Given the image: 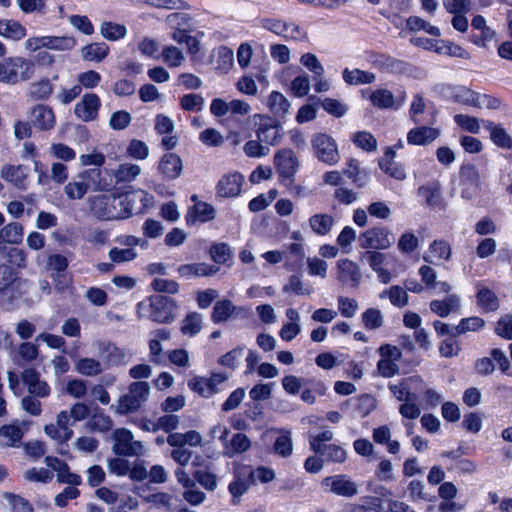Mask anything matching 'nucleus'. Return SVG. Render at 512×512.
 <instances>
[{
	"instance_id": "f257e3e1",
	"label": "nucleus",
	"mask_w": 512,
	"mask_h": 512,
	"mask_svg": "<svg viewBox=\"0 0 512 512\" xmlns=\"http://www.w3.org/2000/svg\"><path fill=\"white\" fill-rule=\"evenodd\" d=\"M176 304L173 299L154 295L140 301L136 307L138 318L150 319L157 323H170L175 318Z\"/></svg>"
},
{
	"instance_id": "f03ea898",
	"label": "nucleus",
	"mask_w": 512,
	"mask_h": 512,
	"mask_svg": "<svg viewBox=\"0 0 512 512\" xmlns=\"http://www.w3.org/2000/svg\"><path fill=\"white\" fill-rule=\"evenodd\" d=\"M35 63L22 56H10L0 61V83L16 85L31 79Z\"/></svg>"
},
{
	"instance_id": "7ed1b4c3",
	"label": "nucleus",
	"mask_w": 512,
	"mask_h": 512,
	"mask_svg": "<svg viewBox=\"0 0 512 512\" xmlns=\"http://www.w3.org/2000/svg\"><path fill=\"white\" fill-rule=\"evenodd\" d=\"M101 171L98 169H85L79 172L64 187V193L70 200L82 199L88 190L92 188L95 191L103 190L104 186L100 183Z\"/></svg>"
},
{
	"instance_id": "20e7f679",
	"label": "nucleus",
	"mask_w": 512,
	"mask_h": 512,
	"mask_svg": "<svg viewBox=\"0 0 512 512\" xmlns=\"http://www.w3.org/2000/svg\"><path fill=\"white\" fill-rule=\"evenodd\" d=\"M120 247H113L109 251V258L113 263L131 262L138 257L136 247L147 248L148 242L133 235H120L115 239Z\"/></svg>"
},
{
	"instance_id": "39448f33",
	"label": "nucleus",
	"mask_w": 512,
	"mask_h": 512,
	"mask_svg": "<svg viewBox=\"0 0 512 512\" xmlns=\"http://www.w3.org/2000/svg\"><path fill=\"white\" fill-rule=\"evenodd\" d=\"M311 147L318 161L333 166L340 161V153L336 140L326 133H315L311 137Z\"/></svg>"
},
{
	"instance_id": "423d86ee",
	"label": "nucleus",
	"mask_w": 512,
	"mask_h": 512,
	"mask_svg": "<svg viewBox=\"0 0 512 512\" xmlns=\"http://www.w3.org/2000/svg\"><path fill=\"white\" fill-rule=\"evenodd\" d=\"M257 128L255 130L256 138L264 145L277 146L283 138V128L281 124L274 118L266 114H255L253 116Z\"/></svg>"
},
{
	"instance_id": "0eeeda50",
	"label": "nucleus",
	"mask_w": 512,
	"mask_h": 512,
	"mask_svg": "<svg viewBox=\"0 0 512 512\" xmlns=\"http://www.w3.org/2000/svg\"><path fill=\"white\" fill-rule=\"evenodd\" d=\"M149 394L150 386L147 382L131 383L128 393L119 398L115 413L123 415L138 410L147 401Z\"/></svg>"
},
{
	"instance_id": "6e6552de",
	"label": "nucleus",
	"mask_w": 512,
	"mask_h": 512,
	"mask_svg": "<svg viewBox=\"0 0 512 512\" xmlns=\"http://www.w3.org/2000/svg\"><path fill=\"white\" fill-rule=\"evenodd\" d=\"M116 201L117 198L107 195L94 196L89 199L90 210L95 216L104 220L128 218L133 213L132 207H124L118 212L115 209Z\"/></svg>"
},
{
	"instance_id": "1a4fd4ad",
	"label": "nucleus",
	"mask_w": 512,
	"mask_h": 512,
	"mask_svg": "<svg viewBox=\"0 0 512 512\" xmlns=\"http://www.w3.org/2000/svg\"><path fill=\"white\" fill-rule=\"evenodd\" d=\"M395 238L388 227L377 225L371 227L358 237L359 246L362 249L386 250L394 244Z\"/></svg>"
},
{
	"instance_id": "9d476101",
	"label": "nucleus",
	"mask_w": 512,
	"mask_h": 512,
	"mask_svg": "<svg viewBox=\"0 0 512 512\" xmlns=\"http://www.w3.org/2000/svg\"><path fill=\"white\" fill-rule=\"evenodd\" d=\"M273 163L279 175V181L285 186L291 184L300 168V162L295 152L290 148H282L275 152Z\"/></svg>"
},
{
	"instance_id": "9b49d317",
	"label": "nucleus",
	"mask_w": 512,
	"mask_h": 512,
	"mask_svg": "<svg viewBox=\"0 0 512 512\" xmlns=\"http://www.w3.org/2000/svg\"><path fill=\"white\" fill-rule=\"evenodd\" d=\"M113 451L123 456H141L146 447L141 441L134 440L132 432L125 428L116 429L113 432Z\"/></svg>"
},
{
	"instance_id": "f8f14e48",
	"label": "nucleus",
	"mask_w": 512,
	"mask_h": 512,
	"mask_svg": "<svg viewBox=\"0 0 512 512\" xmlns=\"http://www.w3.org/2000/svg\"><path fill=\"white\" fill-rule=\"evenodd\" d=\"M321 487L326 493L345 498L354 497L358 494L359 490L358 484L345 474H337L323 478Z\"/></svg>"
},
{
	"instance_id": "ddd939ff",
	"label": "nucleus",
	"mask_w": 512,
	"mask_h": 512,
	"mask_svg": "<svg viewBox=\"0 0 512 512\" xmlns=\"http://www.w3.org/2000/svg\"><path fill=\"white\" fill-rule=\"evenodd\" d=\"M74 424L72 418L69 416L68 410H61L56 415V422L46 424L44 426V433L51 439L59 443L69 441L73 436L71 426Z\"/></svg>"
},
{
	"instance_id": "4468645a",
	"label": "nucleus",
	"mask_w": 512,
	"mask_h": 512,
	"mask_svg": "<svg viewBox=\"0 0 512 512\" xmlns=\"http://www.w3.org/2000/svg\"><path fill=\"white\" fill-rule=\"evenodd\" d=\"M423 387V379L420 376H411L402 379L397 384H390L389 390L397 400L405 402L417 400L418 390Z\"/></svg>"
},
{
	"instance_id": "2eb2a0df",
	"label": "nucleus",
	"mask_w": 512,
	"mask_h": 512,
	"mask_svg": "<svg viewBox=\"0 0 512 512\" xmlns=\"http://www.w3.org/2000/svg\"><path fill=\"white\" fill-rule=\"evenodd\" d=\"M244 176L237 171L224 174L216 185L217 196L233 198L240 195L244 184Z\"/></svg>"
},
{
	"instance_id": "dca6fc26",
	"label": "nucleus",
	"mask_w": 512,
	"mask_h": 512,
	"mask_svg": "<svg viewBox=\"0 0 512 512\" xmlns=\"http://www.w3.org/2000/svg\"><path fill=\"white\" fill-rule=\"evenodd\" d=\"M101 107V99L95 93H86L74 107L75 116L84 121L91 122L97 119Z\"/></svg>"
},
{
	"instance_id": "f3484780",
	"label": "nucleus",
	"mask_w": 512,
	"mask_h": 512,
	"mask_svg": "<svg viewBox=\"0 0 512 512\" xmlns=\"http://www.w3.org/2000/svg\"><path fill=\"white\" fill-rule=\"evenodd\" d=\"M22 380L27 387L29 395L38 398H47L50 396L51 387L41 378L40 374L35 369L29 368L24 370Z\"/></svg>"
},
{
	"instance_id": "a211bd4d",
	"label": "nucleus",
	"mask_w": 512,
	"mask_h": 512,
	"mask_svg": "<svg viewBox=\"0 0 512 512\" xmlns=\"http://www.w3.org/2000/svg\"><path fill=\"white\" fill-rule=\"evenodd\" d=\"M337 279L344 284L358 286L362 279V273L359 265L348 259H340L336 264Z\"/></svg>"
},
{
	"instance_id": "6ab92c4d",
	"label": "nucleus",
	"mask_w": 512,
	"mask_h": 512,
	"mask_svg": "<svg viewBox=\"0 0 512 512\" xmlns=\"http://www.w3.org/2000/svg\"><path fill=\"white\" fill-rule=\"evenodd\" d=\"M370 103L380 109H399L405 102V95L396 99L394 94L384 88H379L372 91L368 97Z\"/></svg>"
},
{
	"instance_id": "aec40b11",
	"label": "nucleus",
	"mask_w": 512,
	"mask_h": 512,
	"mask_svg": "<svg viewBox=\"0 0 512 512\" xmlns=\"http://www.w3.org/2000/svg\"><path fill=\"white\" fill-rule=\"evenodd\" d=\"M46 465L57 473V481L72 486H78L82 483L80 475L72 473L68 465L62 460L48 456L45 458Z\"/></svg>"
},
{
	"instance_id": "412c9836",
	"label": "nucleus",
	"mask_w": 512,
	"mask_h": 512,
	"mask_svg": "<svg viewBox=\"0 0 512 512\" xmlns=\"http://www.w3.org/2000/svg\"><path fill=\"white\" fill-rule=\"evenodd\" d=\"M28 426L24 421H14L0 428V443L5 446H17Z\"/></svg>"
},
{
	"instance_id": "4be33fe9",
	"label": "nucleus",
	"mask_w": 512,
	"mask_h": 512,
	"mask_svg": "<svg viewBox=\"0 0 512 512\" xmlns=\"http://www.w3.org/2000/svg\"><path fill=\"white\" fill-rule=\"evenodd\" d=\"M440 134L439 128L418 126L408 131L406 139L409 145L425 146L435 141Z\"/></svg>"
},
{
	"instance_id": "5701e85b",
	"label": "nucleus",
	"mask_w": 512,
	"mask_h": 512,
	"mask_svg": "<svg viewBox=\"0 0 512 512\" xmlns=\"http://www.w3.org/2000/svg\"><path fill=\"white\" fill-rule=\"evenodd\" d=\"M31 123L40 130H50L55 126L56 117L51 107L38 104L30 113Z\"/></svg>"
},
{
	"instance_id": "b1692460",
	"label": "nucleus",
	"mask_w": 512,
	"mask_h": 512,
	"mask_svg": "<svg viewBox=\"0 0 512 512\" xmlns=\"http://www.w3.org/2000/svg\"><path fill=\"white\" fill-rule=\"evenodd\" d=\"M461 306V298L457 294H449L443 299H434L430 302V310L439 317L446 318L457 313Z\"/></svg>"
},
{
	"instance_id": "393cba45",
	"label": "nucleus",
	"mask_w": 512,
	"mask_h": 512,
	"mask_svg": "<svg viewBox=\"0 0 512 512\" xmlns=\"http://www.w3.org/2000/svg\"><path fill=\"white\" fill-rule=\"evenodd\" d=\"M452 254L450 244L445 240H434L423 255L427 263L438 265L441 261H447Z\"/></svg>"
},
{
	"instance_id": "a878e982",
	"label": "nucleus",
	"mask_w": 512,
	"mask_h": 512,
	"mask_svg": "<svg viewBox=\"0 0 512 512\" xmlns=\"http://www.w3.org/2000/svg\"><path fill=\"white\" fill-rule=\"evenodd\" d=\"M480 188V176L476 168L470 166L462 171L461 197L467 200L473 199Z\"/></svg>"
},
{
	"instance_id": "bb28decb",
	"label": "nucleus",
	"mask_w": 512,
	"mask_h": 512,
	"mask_svg": "<svg viewBox=\"0 0 512 512\" xmlns=\"http://www.w3.org/2000/svg\"><path fill=\"white\" fill-rule=\"evenodd\" d=\"M167 443L170 446L201 447L203 445L202 435L196 430H189L185 433L174 432L167 436Z\"/></svg>"
},
{
	"instance_id": "cd10ccee",
	"label": "nucleus",
	"mask_w": 512,
	"mask_h": 512,
	"mask_svg": "<svg viewBox=\"0 0 512 512\" xmlns=\"http://www.w3.org/2000/svg\"><path fill=\"white\" fill-rule=\"evenodd\" d=\"M476 289V302L482 311L488 313L497 311L499 309L500 301L494 291L480 283L476 285Z\"/></svg>"
},
{
	"instance_id": "c85d7f7f",
	"label": "nucleus",
	"mask_w": 512,
	"mask_h": 512,
	"mask_svg": "<svg viewBox=\"0 0 512 512\" xmlns=\"http://www.w3.org/2000/svg\"><path fill=\"white\" fill-rule=\"evenodd\" d=\"M266 107L276 117H285L291 107L288 98L279 91H272L266 99Z\"/></svg>"
},
{
	"instance_id": "c756f323",
	"label": "nucleus",
	"mask_w": 512,
	"mask_h": 512,
	"mask_svg": "<svg viewBox=\"0 0 512 512\" xmlns=\"http://www.w3.org/2000/svg\"><path fill=\"white\" fill-rule=\"evenodd\" d=\"M182 168L180 157L174 153L165 154L159 163V171L167 179L178 178L182 173Z\"/></svg>"
},
{
	"instance_id": "7c9ffc66",
	"label": "nucleus",
	"mask_w": 512,
	"mask_h": 512,
	"mask_svg": "<svg viewBox=\"0 0 512 512\" xmlns=\"http://www.w3.org/2000/svg\"><path fill=\"white\" fill-rule=\"evenodd\" d=\"M343 174L359 188L364 187L370 179L369 171L362 169L359 161L356 159H349L346 162Z\"/></svg>"
},
{
	"instance_id": "2f4dec72",
	"label": "nucleus",
	"mask_w": 512,
	"mask_h": 512,
	"mask_svg": "<svg viewBox=\"0 0 512 512\" xmlns=\"http://www.w3.org/2000/svg\"><path fill=\"white\" fill-rule=\"evenodd\" d=\"M251 447V441L242 433H236L230 440H225L223 443V454L229 458L234 457L236 454H241L248 451Z\"/></svg>"
},
{
	"instance_id": "473e14b6",
	"label": "nucleus",
	"mask_w": 512,
	"mask_h": 512,
	"mask_svg": "<svg viewBox=\"0 0 512 512\" xmlns=\"http://www.w3.org/2000/svg\"><path fill=\"white\" fill-rule=\"evenodd\" d=\"M27 34L26 28L17 20L0 19V36L12 41H20Z\"/></svg>"
},
{
	"instance_id": "72a5a7b5",
	"label": "nucleus",
	"mask_w": 512,
	"mask_h": 512,
	"mask_svg": "<svg viewBox=\"0 0 512 512\" xmlns=\"http://www.w3.org/2000/svg\"><path fill=\"white\" fill-rule=\"evenodd\" d=\"M215 217V210L213 206L206 202L198 201L194 204L192 209L188 212L186 216V221L188 225H192L195 222H207L212 220Z\"/></svg>"
},
{
	"instance_id": "f704fd0d",
	"label": "nucleus",
	"mask_w": 512,
	"mask_h": 512,
	"mask_svg": "<svg viewBox=\"0 0 512 512\" xmlns=\"http://www.w3.org/2000/svg\"><path fill=\"white\" fill-rule=\"evenodd\" d=\"M308 223L310 229L316 235L326 236L331 232L335 224V220L330 214L316 213L309 218Z\"/></svg>"
},
{
	"instance_id": "c9c22d12",
	"label": "nucleus",
	"mask_w": 512,
	"mask_h": 512,
	"mask_svg": "<svg viewBox=\"0 0 512 512\" xmlns=\"http://www.w3.org/2000/svg\"><path fill=\"white\" fill-rule=\"evenodd\" d=\"M75 371L83 376L94 377L101 374L106 366L99 360L82 357L75 360Z\"/></svg>"
},
{
	"instance_id": "e433bc0d",
	"label": "nucleus",
	"mask_w": 512,
	"mask_h": 512,
	"mask_svg": "<svg viewBox=\"0 0 512 512\" xmlns=\"http://www.w3.org/2000/svg\"><path fill=\"white\" fill-rule=\"evenodd\" d=\"M444 95L453 99L454 101L473 106L475 105V99L477 93L468 89L464 86H447L443 91Z\"/></svg>"
},
{
	"instance_id": "4c0bfd02",
	"label": "nucleus",
	"mask_w": 512,
	"mask_h": 512,
	"mask_svg": "<svg viewBox=\"0 0 512 512\" xmlns=\"http://www.w3.org/2000/svg\"><path fill=\"white\" fill-rule=\"evenodd\" d=\"M141 167L138 164L126 162L118 165L112 172L116 182L129 183L134 181L141 174Z\"/></svg>"
},
{
	"instance_id": "58836bf2",
	"label": "nucleus",
	"mask_w": 512,
	"mask_h": 512,
	"mask_svg": "<svg viewBox=\"0 0 512 512\" xmlns=\"http://www.w3.org/2000/svg\"><path fill=\"white\" fill-rule=\"evenodd\" d=\"M27 169L22 166L6 165L1 170V177L18 188H25Z\"/></svg>"
},
{
	"instance_id": "ea45409f",
	"label": "nucleus",
	"mask_w": 512,
	"mask_h": 512,
	"mask_svg": "<svg viewBox=\"0 0 512 512\" xmlns=\"http://www.w3.org/2000/svg\"><path fill=\"white\" fill-rule=\"evenodd\" d=\"M343 80L348 85L371 84L376 80L374 73L360 69L345 68L342 72Z\"/></svg>"
},
{
	"instance_id": "a19ab883",
	"label": "nucleus",
	"mask_w": 512,
	"mask_h": 512,
	"mask_svg": "<svg viewBox=\"0 0 512 512\" xmlns=\"http://www.w3.org/2000/svg\"><path fill=\"white\" fill-rule=\"evenodd\" d=\"M485 127L490 132V138L495 145L505 149H512V138L503 127L491 121H486Z\"/></svg>"
},
{
	"instance_id": "79ce46f5",
	"label": "nucleus",
	"mask_w": 512,
	"mask_h": 512,
	"mask_svg": "<svg viewBox=\"0 0 512 512\" xmlns=\"http://www.w3.org/2000/svg\"><path fill=\"white\" fill-rule=\"evenodd\" d=\"M237 307L229 299H222L215 303L211 314L214 323H222L230 319L236 312Z\"/></svg>"
},
{
	"instance_id": "37998d69",
	"label": "nucleus",
	"mask_w": 512,
	"mask_h": 512,
	"mask_svg": "<svg viewBox=\"0 0 512 512\" xmlns=\"http://www.w3.org/2000/svg\"><path fill=\"white\" fill-rule=\"evenodd\" d=\"M109 54V47L105 43H90L81 49V57L89 62H101Z\"/></svg>"
},
{
	"instance_id": "c03bdc74",
	"label": "nucleus",
	"mask_w": 512,
	"mask_h": 512,
	"mask_svg": "<svg viewBox=\"0 0 512 512\" xmlns=\"http://www.w3.org/2000/svg\"><path fill=\"white\" fill-rule=\"evenodd\" d=\"M380 299H389L390 303L398 308H403L408 304V294L405 288L399 285H393L383 290L379 294Z\"/></svg>"
},
{
	"instance_id": "a18cd8bd",
	"label": "nucleus",
	"mask_w": 512,
	"mask_h": 512,
	"mask_svg": "<svg viewBox=\"0 0 512 512\" xmlns=\"http://www.w3.org/2000/svg\"><path fill=\"white\" fill-rule=\"evenodd\" d=\"M23 240V226L17 222H11L0 229V242L19 244Z\"/></svg>"
},
{
	"instance_id": "49530a36",
	"label": "nucleus",
	"mask_w": 512,
	"mask_h": 512,
	"mask_svg": "<svg viewBox=\"0 0 512 512\" xmlns=\"http://www.w3.org/2000/svg\"><path fill=\"white\" fill-rule=\"evenodd\" d=\"M77 41L73 36L47 35L46 49L66 52L75 48Z\"/></svg>"
},
{
	"instance_id": "de8ad7c7",
	"label": "nucleus",
	"mask_w": 512,
	"mask_h": 512,
	"mask_svg": "<svg viewBox=\"0 0 512 512\" xmlns=\"http://www.w3.org/2000/svg\"><path fill=\"white\" fill-rule=\"evenodd\" d=\"M485 326V320L479 316H471L462 318L459 323L454 327L453 336L462 335L467 332L480 331Z\"/></svg>"
},
{
	"instance_id": "09e8293b",
	"label": "nucleus",
	"mask_w": 512,
	"mask_h": 512,
	"mask_svg": "<svg viewBox=\"0 0 512 512\" xmlns=\"http://www.w3.org/2000/svg\"><path fill=\"white\" fill-rule=\"evenodd\" d=\"M100 34L109 41H117L126 37L127 28L122 24L105 21L100 26Z\"/></svg>"
},
{
	"instance_id": "8fccbe9b",
	"label": "nucleus",
	"mask_w": 512,
	"mask_h": 512,
	"mask_svg": "<svg viewBox=\"0 0 512 512\" xmlns=\"http://www.w3.org/2000/svg\"><path fill=\"white\" fill-rule=\"evenodd\" d=\"M406 26L413 32L422 30L431 36L439 37L441 35V30L437 26L432 25L418 16L409 17L406 21Z\"/></svg>"
},
{
	"instance_id": "3c124183",
	"label": "nucleus",
	"mask_w": 512,
	"mask_h": 512,
	"mask_svg": "<svg viewBox=\"0 0 512 512\" xmlns=\"http://www.w3.org/2000/svg\"><path fill=\"white\" fill-rule=\"evenodd\" d=\"M139 200L142 202V207L148 206L153 201V196L144 190H137L123 197H119V205L123 207H132L133 211L135 202Z\"/></svg>"
},
{
	"instance_id": "603ef678",
	"label": "nucleus",
	"mask_w": 512,
	"mask_h": 512,
	"mask_svg": "<svg viewBox=\"0 0 512 512\" xmlns=\"http://www.w3.org/2000/svg\"><path fill=\"white\" fill-rule=\"evenodd\" d=\"M418 393H421L422 395L421 403L424 408H435L443 399L442 394L430 387L424 380L423 387L418 390Z\"/></svg>"
},
{
	"instance_id": "864d4df0",
	"label": "nucleus",
	"mask_w": 512,
	"mask_h": 512,
	"mask_svg": "<svg viewBox=\"0 0 512 512\" xmlns=\"http://www.w3.org/2000/svg\"><path fill=\"white\" fill-rule=\"evenodd\" d=\"M216 69L222 73H227L234 65V53L232 49L221 46L216 52Z\"/></svg>"
},
{
	"instance_id": "5fc2aeb1",
	"label": "nucleus",
	"mask_w": 512,
	"mask_h": 512,
	"mask_svg": "<svg viewBox=\"0 0 512 512\" xmlns=\"http://www.w3.org/2000/svg\"><path fill=\"white\" fill-rule=\"evenodd\" d=\"M420 240L412 231H405L398 239L397 248L402 254H411L419 247Z\"/></svg>"
},
{
	"instance_id": "6e6d98bb",
	"label": "nucleus",
	"mask_w": 512,
	"mask_h": 512,
	"mask_svg": "<svg viewBox=\"0 0 512 512\" xmlns=\"http://www.w3.org/2000/svg\"><path fill=\"white\" fill-rule=\"evenodd\" d=\"M150 153L149 146L142 140L132 139L129 141L126 154L134 160H145Z\"/></svg>"
},
{
	"instance_id": "4d7b16f0",
	"label": "nucleus",
	"mask_w": 512,
	"mask_h": 512,
	"mask_svg": "<svg viewBox=\"0 0 512 512\" xmlns=\"http://www.w3.org/2000/svg\"><path fill=\"white\" fill-rule=\"evenodd\" d=\"M244 351H245L244 346H238V347L228 351L226 354L222 355L218 359L219 365L229 368V369H232V370H235L239 366V364L244 356Z\"/></svg>"
},
{
	"instance_id": "13d9d810",
	"label": "nucleus",
	"mask_w": 512,
	"mask_h": 512,
	"mask_svg": "<svg viewBox=\"0 0 512 512\" xmlns=\"http://www.w3.org/2000/svg\"><path fill=\"white\" fill-rule=\"evenodd\" d=\"M352 142L366 152H373L377 149V140L367 131H359L352 135Z\"/></svg>"
},
{
	"instance_id": "bf43d9fd",
	"label": "nucleus",
	"mask_w": 512,
	"mask_h": 512,
	"mask_svg": "<svg viewBox=\"0 0 512 512\" xmlns=\"http://www.w3.org/2000/svg\"><path fill=\"white\" fill-rule=\"evenodd\" d=\"M160 57L169 67H179L185 60L183 52L172 45L165 46Z\"/></svg>"
},
{
	"instance_id": "052dcab7",
	"label": "nucleus",
	"mask_w": 512,
	"mask_h": 512,
	"mask_svg": "<svg viewBox=\"0 0 512 512\" xmlns=\"http://www.w3.org/2000/svg\"><path fill=\"white\" fill-rule=\"evenodd\" d=\"M243 152L250 158H263L269 155L270 148L264 145L258 138L247 141L243 146Z\"/></svg>"
},
{
	"instance_id": "680f3d73",
	"label": "nucleus",
	"mask_w": 512,
	"mask_h": 512,
	"mask_svg": "<svg viewBox=\"0 0 512 512\" xmlns=\"http://www.w3.org/2000/svg\"><path fill=\"white\" fill-rule=\"evenodd\" d=\"M362 322L366 329L375 330L382 327L384 317L382 312L376 308H369L362 313Z\"/></svg>"
},
{
	"instance_id": "e2e57ef3",
	"label": "nucleus",
	"mask_w": 512,
	"mask_h": 512,
	"mask_svg": "<svg viewBox=\"0 0 512 512\" xmlns=\"http://www.w3.org/2000/svg\"><path fill=\"white\" fill-rule=\"evenodd\" d=\"M53 92V84L49 79H41L29 87L30 95L39 100L47 99Z\"/></svg>"
},
{
	"instance_id": "0e129e2a",
	"label": "nucleus",
	"mask_w": 512,
	"mask_h": 512,
	"mask_svg": "<svg viewBox=\"0 0 512 512\" xmlns=\"http://www.w3.org/2000/svg\"><path fill=\"white\" fill-rule=\"evenodd\" d=\"M283 291L286 293L292 292L296 295L304 296L310 295L313 292L312 287L306 285L300 276L292 275L288 283L284 285Z\"/></svg>"
},
{
	"instance_id": "69168bd1",
	"label": "nucleus",
	"mask_w": 512,
	"mask_h": 512,
	"mask_svg": "<svg viewBox=\"0 0 512 512\" xmlns=\"http://www.w3.org/2000/svg\"><path fill=\"white\" fill-rule=\"evenodd\" d=\"M202 328V316L198 313H191L183 320L181 331L184 335L195 336Z\"/></svg>"
},
{
	"instance_id": "338daca9",
	"label": "nucleus",
	"mask_w": 512,
	"mask_h": 512,
	"mask_svg": "<svg viewBox=\"0 0 512 512\" xmlns=\"http://www.w3.org/2000/svg\"><path fill=\"white\" fill-rule=\"evenodd\" d=\"M356 230L351 226H345L337 236V245L342 249L343 253H350L352 243L356 240Z\"/></svg>"
},
{
	"instance_id": "774afa93",
	"label": "nucleus",
	"mask_w": 512,
	"mask_h": 512,
	"mask_svg": "<svg viewBox=\"0 0 512 512\" xmlns=\"http://www.w3.org/2000/svg\"><path fill=\"white\" fill-rule=\"evenodd\" d=\"M494 332L505 340H512V314L502 315L495 323Z\"/></svg>"
}]
</instances>
